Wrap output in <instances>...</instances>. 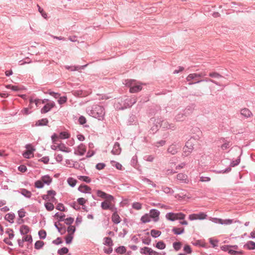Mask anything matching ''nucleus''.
Masks as SVG:
<instances>
[{
    "mask_svg": "<svg viewBox=\"0 0 255 255\" xmlns=\"http://www.w3.org/2000/svg\"><path fill=\"white\" fill-rule=\"evenodd\" d=\"M89 114L99 120H103L105 114V109L101 106L94 105L92 109L89 112Z\"/></svg>",
    "mask_w": 255,
    "mask_h": 255,
    "instance_id": "1",
    "label": "nucleus"
},
{
    "mask_svg": "<svg viewBox=\"0 0 255 255\" xmlns=\"http://www.w3.org/2000/svg\"><path fill=\"white\" fill-rule=\"evenodd\" d=\"M125 84L129 87L130 93H136L142 89V86L140 83L134 80L127 79L125 81Z\"/></svg>",
    "mask_w": 255,
    "mask_h": 255,
    "instance_id": "2",
    "label": "nucleus"
},
{
    "mask_svg": "<svg viewBox=\"0 0 255 255\" xmlns=\"http://www.w3.org/2000/svg\"><path fill=\"white\" fill-rule=\"evenodd\" d=\"M156 123L159 125V127H162L163 128L171 129L172 130L175 129V127L173 124H169L166 121H161L160 119H157Z\"/></svg>",
    "mask_w": 255,
    "mask_h": 255,
    "instance_id": "3",
    "label": "nucleus"
},
{
    "mask_svg": "<svg viewBox=\"0 0 255 255\" xmlns=\"http://www.w3.org/2000/svg\"><path fill=\"white\" fill-rule=\"evenodd\" d=\"M193 148V144L191 141L186 142L185 146L183 147V156H187L192 151Z\"/></svg>",
    "mask_w": 255,
    "mask_h": 255,
    "instance_id": "4",
    "label": "nucleus"
},
{
    "mask_svg": "<svg viewBox=\"0 0 255 255\" xmlns=\"http://www.w3.org/2000/svg\"><path fill=\"white\" fill-rule=\"evenodd\" d=\"M207 215L203 212L199 214H193L189 216V219L191 221L195 220H203L206 218Z\"/></svg>",
    "mask_w": 255,
    "mask_h": 255,
    "instance_id": "5",
    "label": "nucleus"
},
{
    "mask_svg": "<svg viewBox=\"0 0 255 255\" xmlns=\"http://www.w3.org/2000/svg\"><path fill=\"white\" fill-rule=\"evenodd\" d=\"M56 195V192L53 190H48L47 191V195H43L42 197V199L44 200H49L51 201H54L56 200V199L54 198V196Z\"/></svg>",
    "mask_w": 255,
    "mask_h": 255,
    "instance_id": "6",
    "label": "nucleus"
},
{
    "mask_svg": "<svg viewBox=\"0 0 255 255\" xmlns=\"http://www.w3.org/2000/svg\"><path fill=\"white\" fill-rule=\"evenodd\" d=\"M51 148L54 150L58 149L61 151L65 152H69L70 151L68 148L63 143H61L57 145H52L51 146Z\"/></svg>",
    "mask_w": 255,
    "mask_h": 255,
    "instance_id": "7",
    "label": "nucleus"
},
{
    "mask_svg": "<svg viewBox=\"0 0 255 255\" xmlns=\"http://www.w3.org/2000/svg\"><path fill=\"white\" fill-rule=\"evenodd\" d=\"M205 75H206L205 74L202 73H199V74H197V73H192V74H189L187 77L186 80H187V81H189V82H190V83H191L190 82L191 80H194L196 81H198L197 80L198 78H200V77H203V76H204Z\"/></svg>",
    "mask_w": 255,
    "mask_h": 255,
    "instance_id": "8",
    "label": "nucleus"
},
{
    "mask_svg": "<svg viewBox=\"0 0 255 255\" xmlns=\"http://www.w3.org/2000/svg\"><path fill=\"white\" fill-rule=\"evenodd\" d=\"M181 146L175 144L170 145L168 149L167 152L172 155H174L178 152V150L180 148Z\"/></svg>",
    "mask_w": 255,
    "mask_h": 255,
    "instance_id": "9",
    "label": "nucleus"
},
{
    "mask_svg": "<svg viewBox=\"0 0 255 255\" xmlns=\"http://www.w3.org/2000/svg\"><path fill=\"white\" fill-rule=\"evenodd\" d=\"M55 106L54 102H50L46 104L41 110L42 114H45L51 110Z\"/></svg>",
    "mask_w": 255,
    "mask_h": 255,
    "instance_id": "10",
    "label": "nucleus"
},
{
    "mask_svg": "<svg viewBox=\"0 0 255 255\" xmlns=\"http://www.w3.org/2000/svg\"><path fill=\"white\" fill-rule=\"evenodd\" d=\"M160 212L156 209H151L150 211V217L151 218H153V221L154 222H157L159 220V215Z\"/></svg>",
    "mask_w": 255,
    "mask_h": 255,
    "instance_id": "11",
    "label": "nucleus"
},
{
    "mask_svg": "<svg viewBox=\"0 0 255 255\" xmlns=\"http://www.w3.org/2000/svg\"><path fill=\"white\" fill-rule=\"evenodd\" d=\"M213 221L216 223L220 224L221 225H230L233 223V220L231 219L222 220L218 218H213Z\"/></svg>",
    "mask_w": 255,
    "mask_h": 255,
    "instance_id": "12",
    "label": "nucleus"
},
{
    "mask_svg": "<svg viewBox=\"0 0 255 255\" xmlns=\"http://www.w3.org/2000/svg\"><path fill=\"white\" fill-rule=\"evenodd\" d=\"M86 151V147L85 146L82 144L81 143L77 147V150L75 151L74 153L75 154H78L80 155H83L84 154Z\"/></svg>",
    "mask_w": 255,
    "mask_h": 255,
    "instance_id": "13",
    "label": "nucleus"
},
{
    "mask_svg": "<svg viewBox=\"0 0 255 255\" xmlns=\"http://www.w3.org/2000/svg\"><path fill=\"white\" fill-rule=\"evenodd\" d=\"M112 154L114 155H119L120 154L121 152V148L120 147V145L119 142H116L115 143L113 148L112 150Z\"/></svg>",
    "mask_w": 255,
    "mask_h": 255,
    "instance_id": "14",
    "label": "nucleus"
},
{
    "mask_svg": "<svg viewBox=\"0 0 255 255\" xmlns=\"http://www.w3.org/2000/svg\"><path fill=\"white\" fill-rule=\"evenodd\" d=\"M91 190V188L86 185L82 184L78 188V190L84 193H89Z\"/></svg>",
    "mask_w": 255,
    "mask_h": 255,
    "instance_id": "15",
    "label": "nucleus"
},
{
    "mask_svg": "<svg viewBox=\"0 0 255 255\" xmlns=\"http://www.w3.org/2000/svg\"><path fill=\"white\" fill-rule=\"evenodd\" d=\"M241 114L245 118H249L252 115V112L247 108L242 109L241 110Z\"/></svg>",
    "mask_w": 255,
    "mask_h": 255,
    "instance_id": "16",
    "label": "nucleus"
},
{
    "mask_svg": "<svg viewBox=\"0 0 255 255\" xmlns=\"http://www.w3.org/2000/svg\"><path fill=\"white\" fill-rule=\"evenodd\" d=\"M202 81H205V82H212L215 84H216V85H219L220 86V84H219V83L217 82V81H215V80H213L211 79H209V78H206L204 80H198V81H195L193 83H189V84L190 85H192V84H196V83H199L201 82H202Z\"/></svg>",
    "mask_w": 255,
    "mask_h": 255,
    "instance_id": "17",
    "label": "nucleus"
},
{
    "mask_svg": "<svg viewBox=\"0 0 255 255\" xmlns=\"http://www.w3.org/2000/svg\"><path fill=\"white\" fill-rule=\"evenodd\" d=\"M187 116L185 114L184 112L179 113L177 115H176L175 117V120L176 122H180L184 121L185 119V117Z\"/></svg>",
    "mask_w": 255,
    "mask_h": 255,
    "instance_id": "18",
    "label": "nucleus"
},
{
    "mask_svg": "<svg viewBox=\"0 0 255 255\" xmlns=\"http://www.w3.org/2000/svg\"><path fill=\"white\" fill-rule=\"evenodd\" d=\"M20 193L24 197L30 198L32 195V194L30 191L27 190L26 189L22 188L20 189Z\"/></svg>",
    "mask_w": 255,
    "mask_h": 255,
    "instance_id": "19",
    "label": "nucleus"
},
{
    "mask_svg": "<svg viewBox=\"0 0 255 255\" xmlns=\"http://www.w3.org/2000/svg\"><path fill=\"white\" fill-rule=\"evenodd\" d=\"M166 218L167 220L171 221H174L176 220V213L169 212L166 214Z\"/></svg>",
    "mask_w": 255,
    "mask_h": 255,
    "instance_id": "20",
    "label": "nucleus"
},
{
    "mask_svg": "<svg viewBox=\"0 0 255 255\" xmlns=\"http://www.w3.org/2000/svg\"><path fill=\"white\" fill-rule=\"evenodd\" d=\"M41 180L43 183L49 185L52 182V178L48 175H45L42 177Z\"/></svg>",
    "mask_w": 255,
    "mask_h": 255,
    "instance_id": "21",
    "label": "nucleus"
},
{
    "mask_svg": "<svg viewBox=\"0 0 255 255\" xmlns=\"http://www.w3.org/2000/svg\"><path fill=\"white\" fill-rule=\"evenodd\" d=\"M48 123V120L46 118L42 119L41 120H38L36 122L35 125L36 126H46Z\"/></svg>",
    "mask_w": 255,
    "mask_h": 255,
    "instance_id": "22",
    "label": "nucleus"
},
{
    "mask_svg": "<svg viewBox=\"0 0 255 255\" xmlns=\"http://www.w3.org/2000/svg\"><path fill=\"white\" fill-rule=\"evenodd\" d=\"M172 231L175 235H181L184 233V228H178L174 227L172 229Z\"/></svg>",
    "mask_w": 255,
    "mask_h": 255,
    "instance_id": "23",
    "label": "nucleus"
},
{
    "mask_svg": "<svg viewBox=\"0 0 255 255\" xmlns=\"http://www.w3.org/2000/svg\"><path fill=\"white\" fill-rule=\"evenodd\" d=\"M29 232V228L26 225H22L20 227V232L21 235H26Z\"/></svg>",
    "mask_w": 255,
    "mask_h": 255,
    "instance_id": "24",
    "label": "nucleus"
},
{
    "mask_svg": "<svg viewBox=\"0 0 255 255\" xmlns=\"http://www.w3.org/2000/svg\"><path fill=\"white\" fill-rule=\"evenodd\" d=\"M112 221L116 224L120 223V217L117 213H113L112 216Z\"/></svg>",
    "mask_w": 255,
    "mask_h": 255,
    "instance_id": "25",
    "label": "nucleus"
},
{
    "mask_svg": "<svg viewBox=\"0 0 255 255\" xmlns=\"http://www.w3.org/2000/svg\"><path fill=\"white\" fill-rule=\"evenodd\" d=\"M14 217L15 215L13 213H8L5 215L4 218L9 223H12L13 222Z\"/></svg>",
    "mask_w": 255,
    "mask_h": 255,
    "instance_id": "26",
    "label": "nucleus"
},
{
    "mask_svg": "<svg viewBox=\"0 0 255 255\" xmlns=\"http://www.w3.org/2000/svg\"><path fill=\"white\" fill-rule=\"evenodd\" d=\"M245 248H247L249 250L255 249V242L253 241H249L244 245Z\"/></svg>",
    "mask_w": 255,
    "mask_h": 255,
    "instance_id": "27",
    "label": "nucleus"
},
{
    "mask_svg": "<svg viewBox=\"0 0 255 255\" xmlns=\"http://www.w3.org/2000/svg\"><path fill=\"white\" fill-rule=\"evenodd\" d=\"M105 245L112 247L113 246V242L112 240L110 237H105L104 238Z\"/></svg>",
    "mask_w": 255,
    "mask_h": 255,
    "instance_id": "28",
    "label": "nucleus"
},
{
    "mask_svg": "<svg viewBox=\"0 0 255 255\" xmlns=\"http://www.w3.org/2000/svg\"><path fill=\"white\" fill-rule=\"evenodd\" d=\"M187 176L186 174L183 173H179L177 175V179L181 181L185 182L187 180Z\"/></svg>",
    "mask_w": 255,
    "mask_h": 255,
    "instance_id": "29",
    "label": "nucleus"
},
{
    "mask_svg": "<svg viewBox=\"0 0 255 255\" xmlns=\"http://www.w3.org/2000/svg\"><path fill=\"white\" fill-rule=\"evenodd\" d=\"M149 249H151L150 248L145 247L144 248H141L140 250V253L142 255H147L149 254V255H151V253L148 250Z\"/></svg>",
    "mask_w": 255,
    "mask_h": 255,
    "instance_id": "30",
    "label": "nucleus"
},
{
    "mask_svg": "<svg viewBox=\"0 0 255 255\" xmlns=\"http://www.w3.org/2000/svg\"><path fill=\"white\" fill-rule=\"evenodd\" d=\"M194 110V106L191 105L187 106L185 109L183 111V112L185 113V114L188 116L190 115L193 111Z\"/></svg>",
    "mask_w": 255,
    "mask_h": 255,
    "instance_id": "31",
    "label": "nucleus"
},
{
    "mask_svg": "<svg viewBox=\"0 0 255 255\" xmlns=\"http://www.w3.org/2000/svg\"><path fill=\"white\" fill-rule=\"evenodd\" d=\"M161 234V232L158 230H156L153 229V230H151L150 231L151 236L154 238H156L158 237L159 236H160Z\"/></svg>",
    "mask_w": 255,
    "mask_h": 255,
    "instance_id": "32",
    "label": "nucleus"
},
{
    "mask_svg": "<svg viewBox=\"0 0 255 255\" xmlns=\"http://www.w3.org/2000/svg\"><path fill=\"white\" fill-rule=\"evenodd\" d=\"M150 217L148 214H145L143 216H142L141 218V221L143 223H148L149 222L150 220Z\"/></svg>",
    "mask_w": 255,
    "mask_h": 255,
    "instance_id": "33",
    "label": "nucleus"
},
{
    "mask_svg": "<svg viewBox=\"0 0 255 255\" xmlns=\"http://www.w3.org/2000/svg\"><path fill=\"white\" fill-rule=\"evenodd\" d=\"M155 247L160 250H163L165 248L166 245L163 241H159L156 243Z\"/></svg>",
    "mask_w": 255,
    "mask_h": 255,
    "instance_id": "34",
    "label": "nucleus"
},
{
    "mask_svg": "<svg viewBox=\"0 0 255 255\" xmlns=\"http://www.w3.org/2000/svg\"><path fill=\"white\" fill-rule=\"evenodd\" d=\"M67 182L70 186L73 187L76 185L77 180L72 177H69L67 179Z\"/></svg>",
    "mask_w": 255,
    "mask_h": 255,
    "instance_id": "35",
    "label": "nucleus"
},
{
    "mask_svg": "<svg viewBox=\"0 0 255 255\" xmlns=\"http://www.w3.org/2000/svg\"><path fill=\"white\" fill-rule=\"evenodd\" d=\"M115 251L118 254H123L126 253V248L124 246H120L115 250Z\"/></svg>",
    "mask_w": 255,
    "mask_h": 255,
    "instance_id": "36",
    "label": "nucleus"
},
{
    "mask_svg": "<svg viewBox=\"0 0 255 255\" xmlns=\"http://www.w3.org/2000/svg\"><path fill=\"white\" fill-rule=\"evenodd\" d=\"M70 137V134L66 131H62L60 133L59 137L61 139H66Z\"/></svg>",
    "mask_w": 255,
    "mask_h": 255,
    "instance_id": "37",
    "label": "nucleus"
},
{
    "mask_svg": "<svg viewBox=\"0 0 255 255\" xmlns=\"http://www.w3.org/2000/svg\"><path fill=\"white\" fill-rule=\"evenodd\" d=\"M78 179L88 183H90L91 181V180L90 178V177L87 176H78Z\"/></svg>",
    "mask_w": 255,
    "mask_h": 255,
    "instance_id": "38",
    "label": "nucleus"
},
{
    "mask_svg": "<svg viewBox=\"0 0 255 255\" xmlns=\"http://www.w3.org/2000/svg\"><path fill=\"white\" fill-rule=\"evenodd\" d=\"M68 249L66 247H63L58 250V254L60 255H63L64 254H66L68 253Z\"/></svg>",
    "mask_w": 255,
    "mask_h": 255,
    "instance_id": "39",
    "label": "nucleus"
},
{
    "mask_svg": "<svg viewBox=\"0 0 255 255\" xmlns=\"http://www.w3.org/2000/svg\"><path fill=\"white\" fill-rule=\"evenodd\" d=\"M44 205L46 209L49 211H52L54 208L53 204L50 202L45 203Z\"/></svg>",
    "mask_w": 255,
    "mask_h": 255,
    "instance_id": "40",
    "label": "nucleus"
},
{
    "mask_svg": "<svg viewBox=\"0 0 255 255\" xmlns=\"http://www.w3.org/2000/svg\"><path fill=\"white\" fill-rule=\"evenodd\" d=\"M44 243L41 241H36L34 245V247L36 249L39 250L43 247Z\"/></svg>",
    "mask_w": 255,
    "mask_h": 255,
    "instance_id": "41",
    "label": "nucleus"
},
{
    "mask_svg": "<svg viewBox=\"0 0 255 255\" xmlns=\"http://www.w3.org/2000/svg\"><path fill=\"white\" fill-rule=\"evenodd\" d=\"M73 239V236L72 235V234H68V235H67L65 237V241L66 243L67 244H69L72 242V241Z\"/></svg>",
    "mask_w": 255,
    "mask_h": 255,
    "instance_id": "42",
    "label": "nucleus"
},
{
    "mask_svg": "<svg viewBox=\"0 0 255 255\" xmlns=\"http://www.w3.org/2000/svg\"><path fill=\"white\" fill-rule=\"evenodd\" d=\"M209 76L214 78H220L223 77L221 75L217 72H211L209 74Z\"/></svg>",
    "mask_w": 255,
    "mask_h": 255,
    "instance_id": "43",
    "label": "nucleus"
},
{
    "mask_svg": "<svg viewBox=\"0 0 255 255\" xmlns=\"http://www.w3.org/2000/svg\"><path fill=\"white\" fill-rule=\"evenodd\" d=\"M181 243L180 242H174L173 244V247L174 248V249L176 251H178L180 250L181 248Z\"/></svg>",
    "mask_w": 255,
    "mask_h": 255,
    "instance_id": "44",
    "label": "nucleus"
},
{
    "mask_svg": "<svg viewBox=\"0 0 255 255\" xmlns=\"http://www.w3.org/2000/svg\"><path fill=\"white\" fill-rule=\"evenodd\" d=\"M111 204L109 203L107 201H104L101 203V207L103 210H108L110 208Z\"/></svg>",
    "mask_w": 255,
    "mask_h": 255,
    "instance_id": "45",
    "label": "nucleus"
},
{
    "mask_svg": "<svg viewBox=\"0 0 255 255\" xmlns=\"http://www.w3.org/2000/svg\"><path fill=\"white\" fill-rule=\"evenodd\" d=\"M97 195L98 197H101L103 199H105L107 196V193L101 190H98L97 191Z\"/></svg>",
    "mask_w": 255,
    "mask_h": 255,
    "instance_id": "46",
    "label": "nucleus"
},
{
    "mask_svg": "<svg viewBox=\"0 0 255 255\" xmlns=\"http://www.w3.org/2000/svg\"><path fill=\"white\" fill-rule=\"evenodd\" d=\"M230 255H242L243 254V251H236L234 250L230 249L229 250L228 252Z\"/></svg>",
    "mask_w": 255,
    "mask_h": 255,
    "instance_id": "47",
    "label": "nucleus"
},
{
    "mask_svg": "<svg viewBox=\"0 0 255 255\" xmlns=\"http://www.w3.org/2000/svg\"><path fill=\"white\" fill-rule=\"evenodd\" d=\"M38 235L40 239H44L46 236V232L45 231L41 230L38 232Z\"/></svg>",
    "mask_w": 255,
    "mask_h": 255,
    "instance_id": "48",
    "label": "nucleus"
},
{
    "mask_svg": "<svg viewBox=\"0 0 255 255\" xmlns=\"http://www.w3.org/2000/svg\"><path fill=\"white\" fill-rule=\"evenodd\" d=\"M183 251L187 254H190L192 252L190 246L187 245L184 247Z\"/></svg>",
    "mask_w": 255,
    "mask_h": 255,
    "instance_id": "49",
    "label": "nucleus"
},
{
    "mask_svg": "<svg viewBox=\"0 0 255 255\" xmlns=\"http://www.w3.org/2000/svg\"><path fill=\"white\" fill-rule=\"evenodd\" d=\"M44 186V183L42 180H37L35 182V187L37 188H42Z\"/></svg>",
    "mask_w": 255,
    "mask_h": 255,
    "instance_id": "50",
    "label": "nucleus"
},
{
    "mask_svg": "<svg viewBox=\"0 0 255 255\" xmlns=\"http://www.w3.org/2000/svg\"><path fill=\"white\" fill-rule=\"evenodd\" d=\"M162 190L164 193H165L166 194H168V193L172 194L173 192V190L168 187H162Z\"/></svg>",
    "mask_w": 255,
    "mask_h": 255,
    "instance_id": "51",
    "label": "nucleus"
},
{
    "mask_svg": "<svg viewBox=\"0 0 255 255\" xmlns=\"http://www.w3.org/2000/svg\"><path fill=\"white\" fill-rule=\"evenodd\" d=\"M143 158L147 161L152 162L154 159V157L152 155H147L144 156Z\"/></svg>",
    "mask_w": 255,
    "mask_h": 255,
    "instance_id": "52",
    "label": "nucleus"
},
{
    "mask_svg": "<svg viewBox=\"0 0 255 255\" xmlns=\"http://www.w3.org/2000/svg\"><path fill=\"white\" fill-rule=\"evenodd\" d=\"M240 157H239L236 160L233 161L231 162L230 165L232 167H234L238 165L240 162Z\"/></svg>",
    "mask_w": 255,
    "mask_h": 255,
    "instance_id": "53",
    "label": "nucleus"
},
{
    "mask_svg": "<svg viewBox=\"0 0 255 255\" xmlns=\"http://www.w3.org/2000/svg\"><path fill=\"white\" fill-rule=\"evenodd\" d=\"M126 101L129 102L130 104H128V106H132L133 104H134L136 102V99L134 98H127Z\"/></svg>",
    "mask_w": 255,
    "mask_h": 255,
    "instance_id": "54",
    "label": "nucleus"
},
{
    "mask_svg": "<svg viewBox=\"0 0 255 255\" xmlns=\"http://www.w3.org/2000/svg\"><path fill=\"white\" fill-rule=\"evenodd\" d=\"M59 99L58 100V102L60 105H62L66 102V101H67V97H65V96L60 97H59Z\"/></svg>",
    "mask_w": 255,
    "mask_h": 255,
    "instance_id": "55",
    "label": "nucleus"
},
{
    "mask_svg": "<svg viewBox=\"0 0 255 255\" xmlns=\"http://www.w3.org/2000/svg\"><path fill=\"white\" fill-rule=\"evenodd\" d=\"M18 217L22 218L25 216V212L23 209H21L18 211Z\"/></svg>",
    "mask_w": 255,
    "mask_h": 255,
    "instance_id": "56",
    "label": "nucleus"
},
{
    "mask_svg": "<svg viewBox=\"0 0 255 255\" xmlns=\"http://www.w3.org/2000/svg\"><path fill=\"white\" fill-rule=\"evenodd\" d=\"M185 218V215L182 213H176V220H183Z\"/></svg>",
    "mask_w": 255,
    "mask_h": 255,
    "instance_id": "57",
    "label": "nucleus"
},
{
    "mask_svg": "<svg viewBox=\"0 0 255 255\" xmlns=\"http://www.w3.org/2000/svg\"><path fill=\"white\" fill-rule=\"evenodd\" d=\"M133 209L140 210L141 209V205L138 202L133 203L132 206Z\"/></svg>",
    "mask_w": 255,
    "mask_h": 255,
    "instance_id": "58",
    "label": "nucleus"
},
{
    "mask_svg": "<svg viewBox=\"0 0 255 255\" xmlns=\"http://www.w3.org/2000/svg\"><path fill=\"white\" fill-rule=\"evenodd\" d=\"M75 227L73 226H70L67 230L69 234H72V235L75 232Z\"/></svg>",
    "mask_w": 255,
    "mask_h": 255,
    "instance_id": "59",
    "label": "nucleus"
},
{
    "mask_svg": "<svg viewBox=\"0 0 255 255\" xmlns=\"http://www.w3.org/2000/svg\"><path fill=\"white\" fill-rule=\"evenodd\" d=\"M23 240L24 242H27L29 243H31L32 242V239L31 235H26L23 237Z\"/></svg>",
    "mask_w": 255,
    "mask_h": 255,
    "instance_id": "60",
    "label": "nucleus"
},
{
    "mask_svg": "<svg viewBox=\"0 0 255 255\" xmlns=\"http://www.w3.org/2000/svg\"><path fill=\"white\" fill-rule=\"evenodd\" d=\"M106 166V164L104 163H99L96 165V168L98 170H101L104 168Z\"/></svg>",
    "mask_w": 255,
    "mask_h": 255,
    "instance_id": "61",
    "label": "nucleus"
},
{
    "mask_svg": "<svg viewBox=\"0 0 255 255\" xmlns=\"http://www.w3.org/2000/svg\"><path fill=\"white\" fill-rule=\"evenodd\" d=\"M78 121H79L80 124H81V125H84L87 122L86 118L83 116H81L79 117Z\"/></svg>",
    "mask_w": 255,
    "mask_h": 255,
    "instance_id": "62",
    "label": "nucleus"
},
{
    "mask_svg": "<svg viewBox=\"0 0 255 255\" xmlns=\"http://www.w3.org/2000/svg\"><path fill=\"white\" fill-rule=\"evenodd\" d=\"M65 223L67 225H70L73 223L74 218H73L72 217H69V218H66L65 220Z\"/></svg>",
    "mask_w": 255,
    "mask_h": 255,
    "instance_id": "63",
    "label": "nucleus"
},
{
    "mask_svg": "<svg viewBox=\"0 0 255 255\" xmlns=\"http://www.w3.org/2000/svg\"><path fill=\"white\" fill-rule=\"evenodd\" d=\"M18 170L19 171H20L22 173H24L26 171L27 168H26V166H25L24 165H21L19 166H18Z\"/></svg>",
    "mask_w": 255,
    "mask_h": 255,
    "instance_id": "64",
    "label": "nucleus"
}]
</instances>
